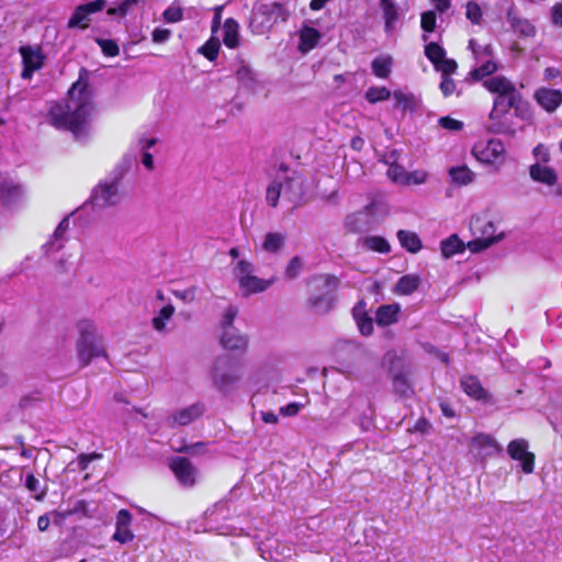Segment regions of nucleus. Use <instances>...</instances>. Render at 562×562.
I'll return each mask as SVG.
<instances>
[{
	"label": "nucleus",
	"mask_w": 562,
	"mask_h": 562,
	"mask_svg": "<svg viewBox=\"0 0 562 562\" xmlns=\"http://www.w3.org/2000/svg\"><path fill=\"white\" fill-rule=\"evenodd\" d=\"M83 76H87L86 69L80 71L79 79L71 86L68 99L55 103L49 110L50 123L57 128L70 131L76 138L85 135L88 116L92 111Z\"/></svg>",
	"instance_id": "nucleus-1"
},
{
	"label": "nucleus",
	"mask_w": 562,
	"mask_h": 562,
	"mask_svg": "<svg viewBox=\"0 0 562 562\" xmlns=\"http://www.w3.org/2000/svg\"><path fill=\"white\" fill-rule=\"evenodd\" d=\"M483 85L490 92L496 94L488 115L491 123L487 125V131L513 136L516 128L508 113L519 102V91L510 80L502 76L490 78Z\"/></svg>",
	"instance_id": "nucleus-2"
},
{
	"label": "nucleus",
	"mask_w": 562,
	"mask_h": 562,
	"mask_svg": "<svg viewBox=\"0 0 562 562\" xmlns=\"http://www.w3.org/2000/svg\"><path fill=\"white\" fill-rule=\"evenodd\" d=\"M291 11L282 2H258L255 3L251 16L250 27L257 34L269 32L278 22H286Z\"/></svg>",
	"instance_id": "nucleus-3"
},
{
	"label": "nucleus",
	"mask_w": 562,
	"mask_h": 562,
	"mask_svg": "<svg viewBox=\"0 0 562 562\" xmlns=\"http://www.w3.org/2000/svg\"><path fill=\"white\" fill-rule=\"evenodd\" d=\"M78 329L77 353L82 367L88 366L93 358L106 357L103 340L97 334L95 326L91 322L81 321L78 324Z\"/></svg>",
	"instance_id": "nucleus-4"
},
{
	"label": "nucleus",
	"mask_w": 562,
	"mask_h": 562,
	"mask_svg": "<svg viewBox=\"0 0 562 562\" xmlns=\"http://www.w3.org/2000/svg\"><path fill=\"white\" fill-rule=\"evenodd\" d=\"M135 161L136 156L134 154L125 155L123 158L125 167L115 170V176L111 178V180H104L98 184L90 198V202L94 207L103 209L115 205L120 202L119 182L123 177L124 171L132 167Z\"/></svg>",
	"instance_id": "nucleus-5"
},
{
	"label": "nucleus",
	"mask_w": 562,
	"mask_h": 562,
	"mask_svg": "<svg viewBox=\"0 0 562 562\" xmlns=\"http://www.w3.org/2000/svg\"><path fill=\"white\" fill-rule=\"evenodd\" d=\"M212 380L218 391L229 392L239 380L238 360L229 355L218 356L213 366Z\"/></svg>",
	"instance_id": "nucleus-6"
},
{
	"label": "nucleus",
	"mask_w": 562,
	"mask_h": 562,
	"mask_svg": "<svg viewBox=\"0 0 562 562\" xmlns=\"http://www.w3.org/2000/svg\"><path fill=\"white\" fill-rule=\"evenodd\" d=\"M470 229L475 236L468 243V248L472 252H480L503 238V234L495 235L493 222L482 216H473L470 221Z\"/></svg>",
	"instance_id": "nucleus-7"
},
{
	"label": "nucleus",
	"mask_w": 562,
	"mask_h": 562,
	"mask_svg": "<svg viewBox=\"0 0 562 562\" xmlns=\"http://www.w3.org/2000/svg\"><path fill=\"white\" fill-rule=\"evenodd\" d=\"M231 506L229 502L226 499H222L214 504L212 508L205 510V524L203 526V531H214L218 535H231L236 528L231 525H220V519H228Z\"/></svg>",
	"instance_id": "nucleus-8"
},
{
	"label": "nucleus",
	"mask_w": 562,
	"mask_h": 562,
	"mask_svg": "<svg viewBox=\"0 0 562 562\" xmlns=\"http://www.w3.org/2000/svg\"><path fill=\"white\" fill-rule=\"evenodd\" d=\"M317 279L323 281V285L327 288L328 291L319 295H312L308 299V305L314 313L326 314L334 307L335 297L333 292L338 288L339 279L331 274L321 276Z\"/></svg>",
	"instance_id": "nucleus-9"
},
{
	"label": "nucleus",
	"mask_w": 562,
	"mask_h": 562,
	"mask_svg": "<svg viewBox=\"0 0 562 562\" xmlns=\"http://www.w3.org/2000/svg\"><path fill=\"white\" fill-rule=\"evenodd\" d=\"M472 154L482 164L499 165L504 160L505 147L502 140L491 138L475 143Z\"/></svg>",
	"instance_id": "nucleus-10"
},
{
	"label": "nucleus",
	"mask_w": 562,
	"mask_h": 562,
	"mask_svg": "<svg viewBox=\"0 0 562 562\" xmlns=\"http://www.w3.org/2000/svg\"><path fill=\"white\" fill-rule=\"evenodd\" d=\"M206 411L203 402H195L186 407L175 409L167 418L166 425L170 428L188 426L200 419Z\"/></svg>",
	"instance_id": "nucleus-11"
},
{
	"label": "nucleus",
	"mask_w": 562,
	"mask_h": 562,
	"mask_svg": "<svg viewBox=\"0 0 562 562\" xmlns=\"http://www.w3.org/2000/svg\"><path fill=\"white\" fill-rule=\"evenodd\" d=\"M507 452L513 460L520 462L521 469L529 474L535 469V454L528 451V441L519 438L512 440L507 446Z\"/></svg>",
	"instance_id": "nucleus-12"
},
{
	"label": "nucleus",
	"mask_w": 562,
	"mask_h": 562,
	"mask_svg": "<svg viewBox=\"0 0 562 562\" xmlns=\"http://www.w3.org/2000/svg\"><path fill=\"white\" fill-rule=\"evenodd\" d=\"M105 7V0H94L78 5L68 21L69 29H87L90 22V14L100 12Z\"/></svg>",
	"instance_id": "nucleus-13"
},
{
	"label": "nucleus",
	"mask_w": 562,
	"mask_h": 562,
	"mask_svg": "<svg viewBox=\"0 0 562 562\" xmlns=\"http://www.w3.org/2000/svg\"><path fill=\"white\" fill-rule=\"evenodd\" d=\"M281 182L283 198L294 205L301 204L305 195L303 177L293 172L291 176H284Z\"/></svg>",
	"instance_id": "nucleus-14"
},
{
	"label": "nucleus",
	"mask_w": 562,
	"mask_h": 562,
	"mask_svg": "<svg viewBox=\"0 0 562 562\" xmlns=\"http://www.w3.org/2000/svg\"><path fill=\"white\" fill-rule=\"evenodd\" d=\"M133 516L128 509L122 508L115 516V531L112 541L126 544L134 540L135 535L131 529Z\"/></svg>",
	"instance_id": "nucleus-15"
},
{
	"label": "nucleus",
	"mask_w": 562,
	"mask_h": 562,
	"mask_svg": "<svg viewBox=\"0 0 562 562\" xmlns=\"http://www.w3.org/2000/svg\"><path fill=\"white\" fill-rule=\"evenodd\" d=\"M170 468L182 485L192 486L195 483L196 470L187 458H173Z\"/></svg>",
	"instance_id": "nucleus-16"
},
{
	"label": "nucleus",
	"mask_w": 562,
	"mask_h": 562,
	"mask_svg": "<svg viewBox=\"0 0 562 562\" xmlns=\"http://www.w3.org/2000/svg\"><path fill=\"white\" fill-rule=\"evenodd\" d=\"M460 385L463 392L473 400L488 402L491 398V395L475 375L470 374L461 378Z\"/></svg>",
	"instance_id": "nucleus-17"
},
{
	"label": "nucleus",
	"mask_w": 562,
	"mask_h": 562,
	"mask_svg": "<svg viewBox=\"0 0 562 562\" xmlns=\"http://www.w3.org/2000/svg\"><path fill=\"white\" fill-rule=\"evenodd\" d=\"M379 5L384 20V31L386 34L391 35L401 19L400 8L395 3V0H380Z\"/></svg>",
	"instance_id": "nucleus-18"
},
{
	"label": "nucleus",
	"mask_w": 562,
	"mask_h": 562,
	"mask_svg": "<svg viewBox=\"0 0 562 562\" xmlns=\"http://www.w3.org/2000/svg\"><path fill=\"white\" fill-rule=\"evenodd\" d=\"M535 99L546 111L553 112L562 103V92L557 89L540 88L536 90Z\"/></svg>",
	"instance_id": "nucleus-19"
},
{
	"label": "nucleus",
	"mask_w": 562,
	"mask_h": 562,
	"mask_svg": "<svg viewBox=\"0 0 562 562\" xmlns=\"http://www.w3.org/2000/svg\"><path fill=\"white\" fill-rule=\"evenodd\" d=\"M221 345L225 349L244 352L248 346V340L236 328H231L222 333Z\"/></svg>",
	"instance_id": "nucleus-20"
},
{
	"label": "nucleus",
	"mask_w": 562,
	"mask_h": 562,
	"mask_svg": "<svg viewBox=\"0 0 562 562\" xmlns=\"http://www.w3.org/2000/svg\"><path fill=\"white\" fill-rule=\"evenodd\" d=\"M530 177L533 181L544 183L547 186H554L558 181L555 170L548 166L535 164L529 169Z\"/></svg>",
	"instance_id": "nucleus-21"
},
{
	"label": "nucleus",
	"mask_w": 562,
	"mask_h": 562,
	"mask_svg": "<svg viewBox=\"0 0 562 562\" xmlns=\"http://www.w3.org/2000/svg\"><path fill=\"white\" fill-rule=\"evenodd\" d=\"M322 37V34L314 27L304 25L300 31L299 49L307 53L315 48Z\"/></svg>",
	"instance_id": "nucleus-22"
},
{
	"label": "nucleus",
	"mask_w": 562,
	"mask_h": 562,
	"mask_svg": "<svg viewBox=\"0 0 562 562\" xmlns=\"http://www.w3.org/2000/svg\"><path fill=\"white\" fill-rule=\"evenodd\" d=\"M22 56L23 66L32 67L33 69H41L44 64V55L41 48L32 46H22L19 49Z\"/></svg>",
	"instance_id": "nucleus-23"
},
{
	"label": "nucleus",
	"mask_w": 562,
	"mask_h": 562,
	"mask_svg": "<svg viewBox=\"0 0 562 562\" xmlns=\"http://www.w3.org/2000/svg\"><path fill=\"white\" fill-rule=\"evenodd\" d=\"M22 194V189L19 184H15L12 180L0 179V201L10 205L14 203Z\"/></svg>",
	"instance_id": "nucleus-24"
},
{
	"label": "nucleus",
	"mask_w": 562,
	"mask_h": 562,
	"mask_svg": "<svg viewBox=\"0 0 562 562\" xmlns=\"http://www.w3.org/2000/svg\"><path fill=\"white\" fill-rule=\"evenodd\" d=\"M507 21L514 32L525 37H531L536 34V27L527 20L515 15L512 11L507 12Z\"/></svg>",
	"instance_id": "nucleus-25"
},
{
	"label": "nucleus",
	"mask_w": 562,
	"mask_h": 562,
	"mask_svg": "<svg viewBox=\"0 0 562 562\" xmlns=\"http://www.w3.org/2000/svg\"><path fill=\"white\" fill-rule=\"evenodd\" d=\"M422 283V279L417 274H405L401 277L396 284L394 292L401 295H409L415 292Z\"/></svg>",
	"instance_id": "nucleus-26"
},
{
	"label": "nucleus",
	"mask_w": 562,
	"mask_h": 562,
	"mask_svg": "<svg viewBox=\"0 0 562 562\" xmlns=\"http://www.w3.org/2000/svg\"><path fill=\"white\" fill-rule=\"evenodd\" d=\"M223 42L228 48L239 45V25L233 18L226 19L223 25Z\"/></svg>",
	"instance_id": "nucleus-27"
},
{
	"label": "nucleus",
	"mask_w": 562,
	"mask_h": 562,
	"mask_svg": "<svg viewBox=\"0 0 562 562\" xmlns=\"http://www.w3.org/2000/svg\"><path fill=\"white\" fill-rule=\"evenodd\" d=\"M69 227V217H65L60 221L56 227L52 238L43 246L46 254L57 251L63 247V236Z\"/></svg>",
	"instance_id": "nucleus-28"
},
{
	"label": "nucleus",
	"mask_w": 562,
	"mask_h": 562,
	"mask_svg": "<svg viewBox=\"0 0 562 562\" xmlns=\"http://www.w3.org/2000/svg\"><path fill=\"white\" fill-rule=\"evenodd\" d=\"M400 313L398 304L381 305L375 314L376 323L380 326H387L396 322Z\"/></svg>",
	"instance_id": "nucleus-29"
},
{
	"label": "nucleus",
	"mask_w": 562,
	"mask_h": 562,
	"mask_svg": "<svg viewBox=\"0 0 562 562\" xmlns=\"http://www.w3.org/2000/svg\"><path fill=\"white\" fill-rule=\"evenodd\" d=\"M272 281L263 280L256 276L240 280L239 286L245 294L263 292L271 285Z\"/></svg>",
	"instance_id": "nucleus-30"
},
{
	"label": "nucleus",
	"mask_w": 562,
	"mask_h": 562,
	"mask_svg": "<svg viewBox=\"0 0 562 562\" xmlns=\"http://www.w3.org/2000/svg\"><path fill=\"white\" fill-rule=\"evenodd\" d=\"M397 238L401 246L412 254H416L422 248L420 238L416 233L400 229L397 232Z\"/></svg>",
	"instance_id": "nucleus-31"
},
{
	"label": "nucleus",
	"mask_w": 562,
	"mask_h": 562,
	"mask_svg": "<svg viewBox=\"0 0 562 562\" xmlns=\"http://www.w3.org/2000/svg\"><path fill=\"white\" fill-rule=\"evenodd\" d=\"M175 314V307L171 303L166 304L164 307L159 310L157 315H155L151 319L153 327L158 333L166 331V322L171 319Z\"/></svg>",
	"instance_id": "nucleus-32"
},
{
	"label": "nucleus",
	"mask_w": 562,
	"mask_h": 562,
	"mask_svg": "<svg viewBox=\"0 0 562 562\" xmlns=\"http://www.w3.org/2000/svg\"><path fill=\"white\" fill-rule=\"evenodd\" d=\"M362 246L369 250L376 251L380 254H389L391 251V246L389 241L381 236H366L361 240Z\"/></svg>",
	"instance_id": "nucleus-33"
},
{
	"label": "nucleus",
	"mask_w": 562,
	"mask_h": 562,
	"mask_svg": "<svg viewBox=\"0 0 562 562\" xmlns=\"http://www.w3.org/2000/svg\"><path fill=\"white\" fill-rule=\"evenodd\" d=\"M440 249L445 258H450L456 254L462 252L465 246L457 235H452L441 241Z\"/></svg>",
	"instance_id": "nucleus-34"
},
{
	"label": "nucleus",
	"mask_w": 562,
	"mask_h": 562,
	"mask_svg": "<svg viewBox=\"0 0 562 562\" xmlns=\"http://www.w3.org/2000/svg\"><path fill=\"white\" fill-rule=\"evenodd\" d=\"M449 176L453 183L467 186L474 179V173L467 166L452 167L449 170Z\"/></svg>",
	"instance_id": "nucleus-35"
},
{
	"label": "nucleus",
	"mask_w": 562,
	"mask_h": 562,
	"mask_svg": "<svg viewBox=\"0 0 562 562\" xmlns=\"http://www.w3.org/2000/svg\"><path fill=\"white\" fill-rule=\"evenodd\" d=\"M393 391L402 397H409L413 393L411 383L405 372H397L393 375Z\"/></svg>",
	"instance_id": "nucleus-36"
},
{
	"label": "nucleus",
	"mask_w": 562,
	"mask_h": 562,
	"mask_svg": "<svg viewBox=\"0 0 562 562\" xmlns=\"http://www.w3.org/2000/svg\"><path fill=\"white\" fill-rule=\"evenodd\" d=\"M372 72L382 79H385L391 74L392 58L390 56H380L371 63Z\"/></svg>",
	"instance_id": "nucleus-37"
},
{
	"label": "nucleus",
	"mask_w": 562,
	"mask_h": 562,
	"mask_svg": "<svg viewBox=\"0 0 562 562\" xmlns=\"http://www.w3.org/2000/svg\"><path fill=\"white\" fill-rule=\"evenodd\" d=\"M285 235L277 232L268 233L262 243V249L267 252L276 254L284 245Z\"/></svg>",
	"instance_id": "nucleus-38"
},
{
	"label": "nucleus",
	"mask_w": 562,
	"mask_h": 562,
	"mask_svg": "<svg viewBox=\"0 0 562 562\" xmlns=\"http://www.w3.org/2000/svg\"><path fill=\"white\" fill-rule=\"evenodd\" d=\"M425 56L435 67L446 57V50L438 43L429 42L425 45Z\"/></svg>",
	"instance_id": "nucleus-39"
},
{
	"label": "nucleus",
	"mask_w": 562,
	"mask_h": 562,
	"mask_svg": "<svg viewBox=\"0 0 562 562\" xmlns=\"http://www.w3.org/2000/svg\"><path fill=\"white\" fill-rule=\"evenodd\" d=\"M281 195H283L282 182L281 179H276L267 188L266 200L270 206L276 207Z\"/></svg>",
	"instance_id": "nucleus-40"
},
{
	"label": "nucleus",
	"mask_w": 562,
	"mask_h": 562,
	"mask_svg": "<svg viewBox=\"0 0 562 562\" xmlns=\"http://www.w3.org/2000/svg\"><path fill=\"white\" fill-rule=\"evenodd\" d=\"M436 22H437V16H436L435 11H426V12L422 13L420 26H422V30L424 31V34L422 35V40L424 42L428 41L427 33H431L435 31Z\"/></svg>",
	"instance_id": "nucleus-41"
},
{
	"label": "nucleus",
	"mask_w": 562,
	"mask_h": 562,
	"mask_svg": "<svg viewBox=\"0 0 562 562\" xmlns=\"http://www.w3.org/2000/svg\"><path fill=\"white\" fill-rule=\"evenodd\" d=\"M393 98L396 102V106L401 108L403 111H414L416 108L415 98L411 93L394 91Z\"/></svg>",
	"instance_id": "nucleus-42"
},
{
	"label": "nucleus",
	"mask_w": 562,
	"mask_h": 562,
	"mask_svg": "<svg viewBox=\"0 0 562 562\" xmlns=\"http://www.w3.org/2000/svg\"><path fill=\"white\" fill-rule=\"evenodd\" d=\"M353 316L357 321V325L359 328V331L363 336H369L373 331V322L371 317H368L367 315H360V310L358 306L353 308Z\"/></svg>",
	"instance_id": "nucleus-43"
},
{
	"label": "nucleus",
	"mask_w": 562,
	"mask_h": 562,
	"mask_svg": "<svg viewBox=\"0 0 562 562\" xmlns=\"http://www.w3.org/2000/svg\"><path fill=\"white\" fill-rule=\"evenodd\" d=\"M391 97V91L385 87H371L366 92V99L370 103H376L387 100Z\"/></svg>",
	"instance_id": "nucleus-44"
},
{
	"label": "nucleus",
	"mask_w": 562,
	"mask_h": 562,
	"mask_svg": "<svg viewBox=\"0 0 562 562\" xmlns=\"http://www.w3.org/2000/svg\"><path fill=\"white\" fill-rule=\"evenodd\" d=\"M25 487L34 494L36 501H43L46 495V490L41 488V483L34 474L30 473L25 477Z\"/></svg>",
	"instance_id": "nucleus-45"
},
{
	"label": "nucleus",
	"mask_w": 562,
	"mask_h": 562,
	"mask_svg": "<svg viewBox=\"0 0 562 562\" xmlns=\"http://www.w3.org/2000/svg\"><path fill=\"white\" fill-rule=\"evenodd\" d=\"M156 143H157L156 138L139 140V146H140V149L143 150L142 164L148 170H151L154 168V158H153V155L147 151V149L153 147Z\"/></svg>",
	"instance_id": "nucleus-46"
},
{
	"label": "nucleus",
	"mask_w": 562,
	"mask_h": 562,
	"mask_svg": "<svg viewBox=\"0 0 562 562\" xmlns=\"http://www.w3.org/2000/svg\"><path fill=\"white\" fill-rule=\"evenodd\" d=\"M221 44L217 38H210L204 45L199 48V52L204 55L209 60L213 61L217 58Z\"/></svg>",
	"instance_id": "nucleus-47"
},
{
	"label": "nucleus",
	"mask_w": 562,
	"mask_h": 562,
	"mask_svg": "<svg viewBox=\"0 0 562 562\" xmlns=\"http://www.w3.org/2000/svg\"><path fill=\"white\" fill-rule=\"evenodd\" d=\"M497 70V66L494 61L492 60H486L485 63H483L480 67L473 69L470 75L471 77L476 80V81H480L482 80L484 77L486 76H490L492 74H494L495 71Z\"/></svg>",
	"instance_id": "nucleus-48"
},
{
	"label": "nucleus",
	"mask_w": 562,
	"mask_h": 562,
	"mask_svg": "<svg viewBox=\"0 0 562 562\" xmlns=\"http://www.w3.org/2000/svg\"><path fill=\"white\" fill-rule=\"evenodd\" d=\"M304 267V262L299 256H294L288 263L284 274L288 279L292 280L300 276L302 269Z\"/></svg>",
	"instance_id": "nucleus-49"
},
{
	"label": "nucleus",
	"mask_w": 562,
	"mask_h": 562,
	"mask_svg": "<svg viewBox=\"0 0 562 562\" xmlns=\"http://www.w3.org/2000/svg\"><path fill=\"white\" fill-rule=\"evenodd\" d=\"M387 177L395 183L405 184L407 171L405 168L398 164L390 165L387 171Z\"/></svg>",
	"instance_id": "nucleus-50"
},
{
	"label": "nucleus",
	"mask_w": 562,
	"mask_h": 562,
	"mask_svg": "<svg viewBox=\"0 0 562 562\" xmlns=\"http://www.w3.org/2000/svg\"><path fill=\"white\" fill-rule=\"evenodd\" d=\"M236 77L238 81L243 83L246 88H254L255 78L251 69L248 66L241 65L236 71Z\"/></svg>",
	"instance_id": "nucleus-51"
},
{
	"label": "nucleus",
	"mask_w": 562,
	"mask_h": 562,
	"mask_svg": "<svg viewBox=\"0 0 562 562\" xmlns=\"http://www.w3.org/2000/svg\"><path fill=\"white\" fill-rule=\"evenodd\" d=\"M100 48L102 49V53L106 56L114 57L117 56L120 53L119 45L113 40H103V38H97L95 40Z\"/></svg>",
	"instance_id": "nucleus-52"
},
{
	"label": "nucleus",
	"mask_w": 562,
	"mask_h": 562,
	"mask_svg": "<svg viewBox=\"0 0 562 562\" xmlns=\"http://www.w3.org/2000/svg\"><path fill=\"white\" fill-rule=\"evenodd\" d=\"M457 61L447 57H445L437 66H435V69L441 72V77H449L457 71Z\"/></svg>",
	"instance_id": "nucleus-53"
},
{
	"label": "nucleus",
	"mask_w": 562,
	"mask_h": 562,
	"mask_svg": "<svg viewBox=\"0 0 562 562\" xmlns=\"http://www.w3.org/2000/svg\"><path fill=\"white\" fill-rule=\"evenodd\" d=\"M467 19L470 20L473 24H481L482 21V10L480 5L474 1H469L467 3Z\"/></svg>",
	"instance_id": "nucleus-54"
},
{
	"label": "nucleus",
	"mask_w": 562,
	"mask_h": 562,
	"mask_svg": "<svg viewBox=\"0 0 562 562\" xmlns=\"http://www.w3.org/2000/svg\"><path fill=\"white\" fill-rule=\"evenodd\" d=\"M254 266L247 260H240L235 268V276L240 280L247 279L252 276Z\"/></svg>",
	"instance_id": "nucleus-55"
},
{
	"label": "nucleus",
	"mask_w": 562,
	"mask_h": 562,
	"mask_svg": "<svg viewBox=\"0 0 562 562\" xmlns=\"http://www.w3.org/2000/svg\"><path fill=\"white\" fill-rule=\"evenodd\" d=\"M164 20L168 23H176L182 20L183 11L180 7H168L164 11Z\"/></svg>",
	"instance_id": "nucleus-56"
},
{
	"label": "nucleus",
	"mask_w": 562,
	"mask_h": 562,
	"mask_svg": "<svg viewBox=\"0 0 562 562\" xmlns=\"http://www.w3.org/2000/svg\"><path fill=\"white\" fill-rule=\"evenodd\" d=\"M515 116L520 117L521 120L530 119L529 103L522 99L521 93L519 92V102L514 106Z\"/></svg>",
	"instance_id": "nucleus-57"
},
{
	"label": "nucleus",
	"mask_w": 562,
	"mask_h": 562,
	"mask_svg": "<svg viewBox=\"0 0 562 562\" xmlns=\"http://www.w3.org/2000/svg\"><path fill=\"white\" fill-rule=\"evenodd\" d=\"M439 125L449 131H461L463 128V122L452 119L450 116H442L438 121Z\"/></svg>",
	"instance_id": "nucleus-58"
},
{
	"label": "nucleus",
	"mask_w": 562,
	"mask_h": 562,
	"mask_svg": "<svg viewBox=\"0 0 562 562\" xmlns=\"http://www.w3.org/2000/svg\"><path fill=\"white\" fill-rule=\"evenodd\" d=\"M237 315V308L234 306H228L224 313L223 319L221 322V326L223 331L226 329L235 328L233 326L234 319Z\"/></svg>",
	"instance_id": "nucleus-59"
},
{
	"label": "nucleus",
	"mask_w": 562,
	"mask_h": 562,
	"mask_svg": "<svg viewBox=\"0 0 562 562\" xmlns=\"http://www.w3.org/2000/svg\"><path fill=\"white\" fill-rule=\"evenodd\" d=\"M427 173L423 170H414L412 172L407 171L405 186L408 184H422L426 181Z\"/></svg>",
	"instance_id": "nucleus-60"
},
{
	"label": "nucleus",
	"mask_w": 562,
	"mask_h": 562,
	"mask_svg": "<svg viewBox=\"0 0 562 562\" xmlns=\"http://www.w3.org/2000/svg\"><path fill=\"white\" fill-rule=\"evenodd\" d=\"M101 457H102L101 453H98V452H92L89 454H86V453L79 454L78 456V467H79L80 471L87 470L90 462L98 460Z\"/></svg>",
	"instance_id": "nucleus-61"
},
{
	"label": "nucleus",
	"mask_w": 562,
	"mask_h": 562,
	"mask_svg": "<svg viewBox=\"0 0 562 562\" xmlns=\"http://www.w3.org/2000/svg\"><path fill=\"white\" fill-rule=\"evenodd\" d=\"M550 20L554 26L562 27V2H557L551 8Z\"/></svg>",
	"instance_id": "nucleus-62"
},
{
	"label": "nucleus",
	"mask_w": 562,
	"mask_h": 562,
	"mask_svg": "<svg viewBox=\"0 0 562 562\" xmlns=\"http://www.w3.org/2000/svg\"><path fill=\"white\" fill-rule=\"evenodd\" d=\"M170 30L160 27L155 29L151 34L153 42L157 44L166 43L170 38Z\"/></svg>",
	"instance_id": "nucleus-63"
},
{
	"label": "nucleus",
	"mask_w": 562,
	"mask_h": 562,
	"mask_svg": "<svg viewBox=\"0 0 562 562\" xmlns=\"http://www.w3.org/2000/svg\"><path fill=\"white\" fill-rule=\"evenodd\" d=\"M440 90L445 97H449L456 90V83L450 77H441Z\"/></svg>",
	"instance_id": "nucleus-64"
}]
</instances>
